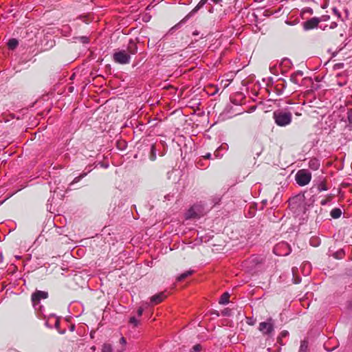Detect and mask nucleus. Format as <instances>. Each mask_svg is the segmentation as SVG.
<instances>
[{
  "mask_svg": "<svg viewBox=\"0 0 352 352\" xmlns=\"http://www.w3.org/2000/svg\"><path fill=\"white\" fill-rule=\"evenodd\" d=\"M275 123L280 126L289 125L292 120V115L290 112L276 111L273 113Z\"/></svg>",
  "mask_w": 352,
  "mask_h": 352,
  "instance_id": "obj_1",
  "label": "nucleus"
},
{
  "mask_svg": "<svg viewBox=\"0 0 352 352\" xmlns=\"http://www.w3.org/2000/svg\"><path fill=\"white\" fill-rule=\"evenodd\" d=\"M274 320L268 318L265 321L259 323L258 329L263 336L272 337L274 332Z\"/></svg>",
  "mask_w": 352,
  "mask_h": 352,
  "instance_id": "obj_2",
  "label": "nucleus"
},
{
  "mask_svg": "<svg viewBox=\"0 0 352 352\" xmlns=\"http://www.w3.org/2000/svg\"><path fill=\"white\" fill-rule=\"evenodd\" d=\"M311 178V173L306 170H300L296 175V180L298 185L303 186L309 184Z\"/></svg>",
  "mask_w": 352,
  "mask_h": 352,
  "instance_id": "obj_3",
  "label": "nucleus"
},
{
  "mask_svg": "<svg viewBox=\"0 0 352 352\" xmlns=\"http://www.w3.org/2000/svg\"><path fill=\"white\" fill-rule=\"evenodd\" d=\"M113 60L120 64H127L130 62L131 56L126 51L121 50L114 53Z\"/></svg>",
  "mask_w": 352,
  "mask_h": 352,
  "instance_id": "obj_4",
  "label": "nucleus"
},
{
  "mask_svg": "<svg viewBox=\"0 0 352 352\" xmlns=\"http://www.w3.org/2000/svg\"><path fill=\"white\" fill-rule=\"evenodd\" d=\"M48 297V294L43 291H36L32 295V302L35 309H37V305L41 299H46Z\"/></svg>",
  "mask_w": 352,
  "mask_h": 352,
  "instance_id": "obj_5",
  "label": "nucleus"
},
{
  "mask_svg": "<svg viewBox=\"0 0 352 352\" xmlns=\"http://www.w3.org/2000/svg\"><path fill=\"white\" fill-rule=\"evenodd\" d=\"M199 206H193L191 207L187 213L186 214L187 219L199 217L200 216L201 211L199 210Z\"/></svg>",
  "mask_w": 352,
  "mask_h": 352,
  "instance_id": "obj_6",
  "label": "nucleus"
},
{
  "mask_svg": "<svg viewBox=\"0 0 352 352\" xmlns=\"http://www.w3.org/2000/svg\"><path fill=\"white\" fill-rule=\"evenodd\" d=\"M320 21V19L314 17L310 19L309 20L305 21L303 24L304 29L306 30L313 29L318 25Z\"/></svg>",
  "mask_w": 352,
  "mask_h": 352,
  "instance_id": "obj_7",
  "label": "nucleus"
},
{
  "mask_svg": "<svg viewBox=\"0 0 352 352\" xmlns=\"http://www.w3.org/2000/svg\"><path fill=\"white\" fill-rule=\"evenodd\" d=\"M166 298V295L164 292H160L157 294L153 296L151 298V304H158L161 302Z\"/></svg>",
  "mask_w": 352,
  "mask_h": 352,
  "instance_id": "obj_8",
  "label": "nucleus"
},
{
  "mask_svg": "<svg viewBox=\"0 0 352 352\" xmlns=\"http://www.w3.org/2000/svg\"><path fill=\"white\" fill-rule=\"evenodd\" d=\"M208 0H201L195 8L189 13L188 16H192L196 13L201 8H202L207 2Z\"/></svg>",
  "mask_w": 352,
  "mask_h": 352,
  "instance_id": "obj_9",
  "label": "nucleus"
},
{
  "mask_svg": "<svg viewBox=\"0 0 352 352\" xmlns=\"http://www.w3.org/2000/svg\"><path fill=\"white\" fill-rule=\"evenodd\" d=\"M230 294L228 292L224 293L219 299V304L226 305L229 302Z\"/></svg>",
  "mask_w": 352,
  "mask_h": 352,
  "instance_id": "obj_10",
  "label": "nucleus"
},
{
  "mask_svg": "<svg viewBox=\"0 0 352 352\" xmlns=\"http://www.w3.org/2000/svg\"><path fill=\"white\" fill-rule=\"evenodd\" d=\"M19 43H18V41L15 38H12V39H10L8 43V46L10 49L11 50H14V48L16 47V46L18 45Z\"/></svg>",
  "mask_w": 352,
  "mask_h": 352,
  "instance_id": "obj_11",
  "label": "nucleus"
},
{
  "mask_svg": "<svg viewBox=\"0 0 352 352\" xmlns=\"http://www.w3.org/2000/svg\"><path fill=\"white\" fill-rule=\"evenodd\" d=\"M320 166V163L317 160H311L309 161V167L314 170H317Z\"/></svg>",
  "mask_w": 352,
  "mask_h": 352,
  "instance_id": "obj_12",
  "label": "nucleus"
},
{
  "mask_svg": "<svg viewBox=\"0 0 352 352\" xmlns=\"http://www.w3.org/2000/svg\"><path fill=\"white\" fill-rule=\"evenodd\" d=\"M342 212L338 208H334L331 212V216L334 218L337 219L341 216Z\"/></svg>",
  "mask_w": 352,
  "mask_h": 352,
  "instance_id": "obj_13",
  "label": "nucleus"
},
{
  "mask_svg": "<svg viewBox=\"0 0 352 352\" xmlns=\"http://www.w3.org/2000/svg\"><path fill=\"white\" fill-rule=\"evenodd\" d=\"M192 273V271L191 270H189V271H187L182 274H180L177 278V281H182L183 280L184 278H186V277H188V276H190L191 274Z\"/></svg>",
  "mask_w": 352,
  "mask_h": 352,
  "instance_id": "obj_14",
  "label": "nucleus"
},
{
  "mask_svg": "<svg viewBox=\"0 0 352 352\" xmlns=\"http://www.w3.org/2000/svg\"><path fill=\"white\" fill-rule=\"evenodd\" d=\"M112 346L110 344L104 343L102 345L101 352H112Z\"/></svg>",
  "mask_w": 352,
  "mask_h": 352,
  "instance_id": "obj_15",
  "label": "nucleus"
},
{
  "mask_svg": "<svg viewBox=\"0 0 352 352\" xmlns=\"http://www.w3.org/2000/svg\"><path fill=\"white\" fill-rule=\"evenodd\" d=\"M307 347H308V344L306 341L301 342L299 352H307Z\"/></svg>",
  "mask_w": 352,
  "mask_h": 352,
  "instance_id": "obj_16",
  "label": "nucleus"
},
{
  "mask_svg": "<svg viewBox=\"0 0 352 352\" xmlns=\"http://www.w3.org/2000/svg\"><path fill=\"white\" fill-rule=\"evenodd\" d=\"M297 75H300V76H302V72H297L296 74H294L291 76L290 77V80L292 82H293L295 84H297L298 82H297V80H296V76Z\"/></svg>",
  "mask_w": 352,
  "mask_h": 352,
  "instance_id": "obj_17",
  "label": "nucleus"
},
{
  "mask_svg": "<svg viewBox=\"0 0 352 352\" xmlns=\"http://www.w3.org/2000/svg\"><path fill=\"white\" fill-rule=\"evenodd\" d=\"M129 50L132 54H134L137 52V47L134 43H131V45L129 47Z\"/></svg>",
  "mask_w": 352,
  "mask_h": 352,
  "instance_id": "obj_18",
  "label": "nucleus"
},
{
  "mask_svg": "<svg viewBox=\"0 0 352 352\" xmlns=\"http://www.w3.org/2000/svg\"><path fill=\"white\" fill-rule=\"evenodd\" d=\"M87 175V173H83L80 174L79 176L75 177L72 182V183H77L81 179L85 177Z\"/></svg>",
  "mask_w": 352,
  "mask_h": 352,
  "instance_id": "obj_19",
  "label": "nucleus"
},
{
  "mask_svg": "<svg viewBox=\"0 0 352 352\" xmlns=\"http://www.w3.org/2000/svg\"><path fill=\"white\" fill-rule=\"evenodd\" d=\"M155 159H156V153H155V146H154V145H152L151 160H155Z\"/></svg>",
  "mask_w": 352,
  "mask_h": 352,
  "instance_id": "obj_20",
  "label": "nucleus"
},
{
  "mask_svg": "<svg viewBox=\"0 0 352 352\" xmlns=\"http://www.w3.org/2000/svg\"><path fill=\"white\" fill-rule=\"evenodd\" d=\"M130 323L133 324L134 326H137L138 324V320L135 317H131L130 318Z\"/></svg>",
  "mask_w": 352,
  "mask_h": 352,
  "instance_id": "obj_21",
  "label": "nucleus"
},
{
  "mask_svg": "<svg viewBox=\"0 0 352 352\" xmlns=\"http://www.w3.org/2000/svg\"><path fill=\"white\" fill-rule=\"evenodd\" d=\"M280 246H285V247H287V245L286 243H283L279 244L278 245H277L276 247H275V248H274V253H275V254H278V250L279 247H280Z\"/></svg>",
  "mask_w": 352,
  "mask_h": 352,
  "instance_id": "obj_22",
  "label": "nucleus"
},
{
  "mask_svg": "<svg viewBox=\"0 0 352 352\" xmlns=\"http://www.w3.org/2000/svg\"><path fill=\"white\" fill-rule=\"evenodd\" d=\"M201 349V346L199 344H196L193 346L192 351L190 352H199Z\"/></svg>",
  "mask_w": 352,
  "mask_h": 352,
  "instance_id": "obj_23",
  "label": "nucleus"
},
{
  "mask_svg": "<svg viewBox=\"0 0 352 352\" xmlns=\"http://www.w3.org/2000/svg\"><path fill=\"white\" fill-rule=\"evenodd\" d=\"M348 120L349 122L352 123V109L348 113Z\"/></svg>",
  "mask_w": 352,
  "mask_h": 352,
  "instance_id": "obj_24",
  "label": "nucleus"
},
{
  "mask_svg": "<svg viewBox=\"0 0 352 352\" xmlns=\"http://www.w3.org/2000/svg\"><path fill=\"white\" fill-rule=\"evenodd\" d=\"M222 314L223 316H229L230 315V311L228 309H225L223 311H222Z\"/></svg>",
  "mask_w": 352,
  "mask_h": 352,
  "instance_id": "obj_25",
  "label": "nucleus"
},
{
  "mask_svg": "<svg viewBox=\"0 0 352 352\" xmlns=\"http://www.w3.org/2000/svg\"><path fill=\"white\" fill-rule=\"evenodd\" d=\"M120 344L125 345L126 344V339L124 337H122L120 340Z\"/></svg>",
  "mask_w": 352,
  "mask_h": 352,
  "instance_id": "obj_26",
  "label": "nucleus"
},
{
  "mask_svg": "<svg viewBox=\"0 0 352 352\" xmlns=\"http://www.w3.org/2000/svg\"><path fill=\"white\" fill-rule=\"evenodd\" d=\"M142 313H143V309L142 308H139L138 310V316H141L142 315Z\"/></svg>",
  "mask_w": 352,
  "mask_h": 352,
  "instance_id": "obj_27",
  "label": "nucleus"
},
{
  "mask_svg": "<svg viewBox=\"0 0 352 352\" xmlns=\"http://www.w3.org/2000/svg\"><path fill=\"white\" fill-rule=\"evenodd\" d=\"M81 39H82V41L85 43L88 42V38L86 37H82Z\"/></svg>",
  "mask_w": 352,
  "mask_h": 352,
  "instance_id": "obj_28",
  "label": "nucleus"
},
{
  "mask_svg": "<svg viewBox=\"0 0 352 352\" xmlns=\"http://www.w3.org/2000/svg\"><path fill=\"white\" fill-rule=\"evenodd\" d=\"M329 18V16H322L321 17V19H320V21H326L327 19Z\"/></svg>",
  "mask_w": 352,
  "mask_h": 352,
  "instance_id": "obj_29",
  "label": "nucleus"
},
{
  "mask_svg": "<svg viewBox=\"0 0 352 352\" xmlns=\"http://www.w3.org/2000/svg\"><path fill=\"white\" fill-rule=\"evenodd\" d=\"M333 10L334 13H335L336 15H338V16H340V14H339V12H338V10H337L336 8H333Z\"/></svg>",
  "mask_w": 352,
  "mask_h": 352,
  "instance_id": "obj_30",
  "label": "nucleus"
},
{
  "mask_svg": "<svg viewBox=\"0 0 352 352\" xmlns=\"http://www.w3.org/2000/svg\"><path fill=\"white\" fill-rule=\"evenodd\" d=\"M320 188V190H326L327 188L324 186V185H322L321 186L319 187Z\"/></svg>",
  "mask_w": 352,
  "mask_h": 352,
  "instance_id": "obj_31",
  "label": "nucleus"
},
{
  "mask_svg": "<svg viewBox=\"0 0 352 352\" xmlns=\"http://www.w3.org/2000/svg\"><path fill=\"white\" fill-rule=\"evenodd\" d=\"M214 3H219L221 0H211Z\"/></svg>",
  "mask_w": 352,
  "mask_h": 352,
  "instance_id": "obj_32",
  "label": "nucleus"
},
{
  "mask_svg": "<svg viewBox=\"0 0 352 352\" xmlns=\"http://www.w3.org/2000/svg\"><path fill=\"white\" fill-rule=\"evenodd\" d=\"M204 157H205L206 158L209 159V158H210V157H211V154H210V153H207Z\"/></svg>",
  "mask_w": 352,
  "mask_h": 352,
  "instance_id": "obj_33",
  "label": "nucleus"
},
{
  "mask_svg": "<svg viewBox=\"0 0 352 352\" xmlns=\"http://www.w3.org/2000/svg\"><path fill=\"white\" fill-rule=\"evenodd\" d=\"M287 333V331H284L282 333V335H283V336H286Z\"/></svg>",
  "mask_w": 352,
  "mask_h": 352,
  "instance_id": "obj_34",
  "label": "nucleus"
},
{
  "mask_svg": "<svg viewBox=\"0 0 352 352\" xmlns=\"http://www.w3.org/2000/svg\"><path fill=\"white\" fill-rule=\"evenodd\" d=\"M311 243L312 244V245L317 246L316 242H314V243H313V241H311Z\"/></svg>",
  "mask_w": 352,
  "mask_h": 352,
  "instance_id": "obj_35",
  "label": "nucleus"
},
{
  "mask_svg": "<svg viewBox=\"0 0 352 352\" xmlns=\"http://www.w3.org/2000/svg\"><path fill=\"white\" fill-rule=\"evenodd\" d=\"M311 243L312 244V245L317 246L316 242H314V243H313V241H311Z\"/></svg>",
  "mask_w": 352,
  "mask_h": 352,
  "instance_id": "obj_36",
  "label": "nucleus"
},
{
  "mask_svg": "<svg viewBox=\"0 0 352 352\" xmlns=\"http://www.w3.org/2000/svg\"><path fill=\"white\" fill-rule=\"evenodd\" d=\"M311 243L312 244V245L317 246L316 242H314V243H313V241H311Z\"/></svg>",
  "mask_w": 352,
  "mask_h": 352,
  "instance_id": "obj_37",
  "label": "nucleus"
},
{
  "mask_svg": "<svg viewBox=\"0 0 352 352\" xmlns=\"http://www.w3.org/2000/svg\"><path fill=\"white\" fill-rule=\"evenodd\" d=\"M311 243L312 244V245L317 246L316 242H314V243H313V241H311Z\"/></svg>",
  "mask_w": 352,
  "mask_h": 352,
  "instance_id": "obj_38",
  "label": "nucleus"
},
{
  "mask_svg": "<svg viewBox=\"0 0 352 352\" xmlns=\"http://www.w3.org/2000/svg\"><path fill=\"white\" fill-rule=\"evenodd\" d=\"M91 349L92 351H95V350H96V346H93L91 348Z\"/></svg>",
  "mask_w": 352,
  "mask_h": 352,
  "instance_id": "obj_39",
  "label": "nucleus"
},
{
  "mask_svg": "<svg viewBox=\"0 0 352 352\" xmlns=\"http://www.w3.org/2000/svg\"><path fill=\"white\" fill-rule=\"evenodd\" d=\"M58 321H56V326H58Z\"/></svg>",
  "mask_w": 352,
  "mask_h": 352,
  "instance_id": "obj_40",
  "label": "nucleus"
}]
</instances>
